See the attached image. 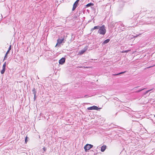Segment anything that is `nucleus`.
Segmentation results:
<instances>
[{"instance_id": "nucleus-25", "label": "nucleus", "mask_w": 155, "mask_h": 155, "mask_svg": "<svg viewBox=\"0 0 155 155\" xmlns=\"http://www.w3.org/2000/svg\"><path fill=\"white\" fill-rule=\"evenodd\" d=\"M79 67L80 68H88V67H82L80 66V67Z\"/></svg>"}, {"instance_id": "nucleus-27", "label": "nucleus", "mask_w": 155, "mask_h": 155, "mask_svg": "<svg viewBox=\"0 0 155 155\" xmlns=\"http://www.w3.org/2000/svg\"><path fill=\"white\" fill-rule=\"evenodd\" d=\"M3 64H4V65H5L6 66V62H5Z\"/></svg>"}, {"instance_id": "nucleus-23", "label": "nucleus", "mask_w": 155, "mask_h": 155, "mask_svg": "<svg viewBox=\"0 0 155 155\" xmlns=\"http://www.w3.org/2000/svg\"><path fill=\"white\" fill-rule=\"evenodd\" d=\"M43 149L44 151H45L46 150V149L45 147H43Z\"/></svg>"}, {"instance_id": "nucleus-9", "label": "nucleus", "mask_w": 155, "mask_h": 155, "mask_svg": "<svg viewBox=\"0 0 155 155\" xmlns=\"http://www.w3.org/2000/svg\"><path fill=\"white\" fill-rule=\"evenodd\" d=\"M77 6V5L74 3L73 5V8L72 9V10L74 11L75 9Z\"/></svg>"}, {"instance_id": "nucleus-21", "label": "nucleus", "mask_w": 155, "mask_h": 155, "mask_svg": "<svg viewBox=\"0 0 155 155\" xmlns=\"http://www.w3.org/2000/svg\"><path fill=\"white\" fill-rule=\"evenodd\" d=\"M11 45H10L9 46V48H8V50L10 51L11 50Z\"/></svg>"}, {"instance_id": "nucleus-4", "label": "nucleus", "mask_w": 155, "mask_h": 155, "mask_svg": "<svg viewBox=\"0 0 155 155\" xmlns=\"http://www.w3.org/2000/svg\"><path fill=\"white\" fill-rule=\"evenodd\" d=\"M100 108H99L97 106H93L92 107H88L87 108V109L88 110H98L100 109Z\"/></svg>"}, {"instance_id": "nucleus-2", "label": "nucleus", "mask_w": 155, "mask_h": 155, "mask_svg": "<svg viewBox=\"0 0 155 155\" xmlns=\"http://www.w3.org/2000/svg\"><path fill=\"white\" fill-rule=\"evenodd\" d=\"M65 39L64 37L61 38V39H58L57 40V43L56 44V45L55 46H61V44H62V43H64L65 42Z\"/></svg>"}, {"instance_id": "nucleus-24", "label": "nucleus", "mask_w": 155, "mask_h": 155, "mask_svg": "<svg viewBox=\"0 0 155 155\" xmlns=\"http://www.w3.org/2000/svg\"><path fill=\"white\" fill-rule=\"evenodd\" d=\"M9 51H9L8 50V51L6 52V53L5 54H6V55H8V54L9 53Z\"/></svg>"}, {"instance_id": "nucleus-14", "label": "nucleus", "mask_w": 155, "mask_h": 155, "mask_svg": "<svg viewBox=\"0 0 155 155\" xmlns=\"http://www.w3.org/2000/svg\"><path fill=\"white\" fill-rule=\"evenodd\" d=\"M130 51V50H126V51H122L121 52V53H125V52H129V51Z\"/></svg>"}, {"instance_id": "nucleus-20", "label": "nucleus", "mask_w": 155, "mask_h": 155, "mask_svg": "<svg viewBox=\"0 0 155 155\" xmlns=\"http://www.w3.org/2000/svg\"><path fill=\"white\" fill-rule=\"evenodd\" d=\"M79 1V0H77L74 3L78 5V2Z\"/></svg>"}, {"instance_id": "nucleus-3", "label": "nucleus", "mask_w": 155, "mask_h": 155, "mask_svg": "<svg viewBox=\"0 0 155 155\" xmlns=\"http://www.w3.org/2000/svg\"><path fill=\"white\" fill-rule=\"evenodd\" d=\"M93 146L91 144H87L84 146V148L85 151H87L92 147Z\"/></svg>"}, {"instance_id": "nucleus-29", "label": "nucleus", "mask_w": 155, "mask_h": 155, "mask_svg": "<svg viewBox=\"0 0 155 155\" xmlns=\"http://www.w3.org/2000/svg\"><path fill=\"white\" fill-rule=\"evenodd\" d=\"M35 97H34V99H35Z\"/></svg>"}, {"instance_id": "nucleus-10", "label": "nucleus", "mask_w": 155, "mask_h": 155, "mask_svg": "<svg viewBox=\"0 0 155 155\" xmlns=\"http://www.w3.org/2000/svg\"><path fill=\"white\" fill-rule=\"evenodd\" d=\"M100 27L99 26H94L93 28L91 29V31L93 30L94 29H97L99 28Z\"/></svg>"}, {"instance_id": "nucleus-18", "label": "nucleus", "mask_w": 155, "mask_h": 155, "mask_svg": "<svg viewBox=\"0 0 155 155\" xmlns=\"http://www.w3.org/2000/svg\"><path fill=\"white\" fill-rule=\"evenodd\" d=\"M7 55H6V54H5V57H4V60H6V58H7Z\"/></svg>"}, {"instance_id": "nucleus-11", "label": "nucleus", "mask_w": 155, "mask_h": 155, "mask_svg": "<svg viewBox=\"0 0 155 155\" xmlns=\"http://www.w3.org/2000/svg\"><path fill=\"white\" fill-rule=\"evenodd\" d=\"M32 91L33 92V94H34V95L35 97L36 95V91H35V88L33 89L32 90Z\"/></svg>"}, {"instance_id": "nucleus-15", "label": "nucleus", "mask_w": 155, "mask_h": 155, "mask_svg": "<svg viewBox=\"0 0 155 155\" xmlns=\"http://www.w3.org/2000/svg\"><path fill=\"white\" fill-rule=\"evenodd\" d=\"M145 88H143L142 89H141V90H138V91H136V92H140L141 91L144 90V89H145Z\"/></svg>"}, {"instance_id": "nucleus-17", "label": "nucleus", "mask_w": 155, "mask_h": 155, "mask_svg": "<svg viewBox=\"0 0 155 155\" xmlns=\"http://www.w3.org/2000/svg\"><path fill=\"white\" fill-rule=\"evenodd\" d=\"M149 91H146V92H145L144 93H143V95H146L147 93H148L149 92Z\"/></svg>"}, {"instance_id": "nucleus-30", "label": "nucleus", "mask_w": 155, "mask_h": 155, "mask_svg": "<svg viewBox=\"0 0 155 155\" xmlns=\"http://www.w3.org/2000/svg\"><path fill=\"white\" fill-rule=\"evenodd\" d=\"M154 117H155V115H154Z\"/></svg>"}, {"instance_id": "nucleus-12", "label": "nucleus", "mask_w": 155, "mask_h": 155, "mask_svg": "<svg viewBox=\"0 0 155 155\" xmlns=\"http://www.w3.org/2000/svg\"><path fill=\"white\" fill-rule=\"evenodd\" d=\"M5 69L2 68V69L1 70V73L2 74H3L5 71Z\"/></svg>"}, {"instance_id": "nucleus-22", "label": "nucleus", "mask_w": 155, "mask_h": 155, "mask_svg": "<svg viewBox=\"0 0 155 155\" xmlns=\"http://www.w3.org/2000/svg\"><path fill=\"white\" fill-rule=\"evenodd\" d=\"M5 66H6L5 65L3 64V66H2V68L5 69Z\"/></svg>"}, {"instance_id": "nucleus-8", "label": "nucleus", "mask_w": 155, "mask_h": 155, "mask_svg": "<svg viewBox=\"0 0 155 155\" xmlns=\"http://www.w3.org/2000/svg\"><path fill=\"white\" fill-rule=\"evenodd\" d=\"M106 148V146H103L101 149V151L102 152H104L105 151V149Z\"/></svg>"}, {"instance_id": "nucleus-28", "label": "nucleus", "mask_w": 155, "mask_h": 155, "mask_svg": "<svg viewBox=\"0 0 155 155\" xmlns=\"http://www.w3.org/2000/svg\"><path fill=\"white\" fill-rule=\"evenodd\" d=\"M152 90V89H151L150 90H148V91H149V92L150 91H151Z\"/></svg>"}, {"instance_id": "nucleus-5", "label": "nucleus", "mask_w": 155, "mask_h": 155, "mask_svg": "<svg viewBox=\"0 0 155 155\" xmlns=\"http://www.w3.org/2000/svg\"><path fill=\"white\" fill-rule=\"evenodd\" d=\"M65 62V58H62L59 61V64H63Z\"/></svg>"}, {"instance_id": "nucleus-16", "label": "nucleus", "mask_w": 155, "mask_h": 155, "mask_svg": "<svg viewBox=\"0 0 155 155\" xmlns=\"http://www.w3.org/2000/svg\"><path fill=\"white\" fill-rule=\"evenodd\" d=\"M27 138H28V137H25V142L26 143H27V142L28 141Z\"/></svg>"}, {"instance_id": "nucleus-1", "label": "nucleus", "mask_w": 155, "mask_h": 155, "mask_svg": "<svg viewBox=\"0 0 155 155\" xmlns=\"http://www.w3.org/2000/svg\"><path fill=\"white\" fill-rule=\"evenodd\" d=\"M106 32V30L104 25H102L100 27L98 33L101 35H104Z\"/></svg>"}, {"instance_id": "nucleus-19", "label": "nucleus", "mask_w": 155, "mask_h": 155, "mask_svg": "<svg viewBox=\"0 0 155 155\" xmlns=\"http://www.w3.org/2000/svg\"><path fill=\"white\" fill-rule=\"evenodd\" d=\"M92 3H89L88 4H87V6H90L91 5H92Z\"/></svg>"}, {"instance_id": "nucleus-26", "label": "nucleus", "mask_w": 155, "mask_h": 155, "mask_svg": "<svg viewBox=\"0 0 155 155\" xmlns=\"http://www.w3.org/2000/svg\"><path fill=\"white\" fill-rule=\"evenodd\" d=\"M155 65H153V66H151L149 67H148V68H151V67H153V66H154Z\"/></svg>"}, {"instance_id": "nucleus-13", "label": "nucleus", "mask_w": 155, "mask_h": 155, "mask_svg": "<svg viewBox=\"0 0 155 155\" xmlns=\"http://www.w3.org/2000/svg\"><path fill=\"white\" fill-rule=\"evenodd\" d=\"M126 72V71H125L124 72H121L118 74H113V75H119V74H123L124 73H125Z\"/></svg>"}, {"instance_id": "nucleus-7", "label": "nucleus", "mask_w": 155, "mask_h": 155, "mask_svg": "<svg viewBox=\"0 0 155 155\" xmlns=\"http://www.w3.org/2000/svg\"><path fill=\"white\" fill-rule=\"evenodd\" d=\"M110 41V39H107L104 41V42L102 43V45H104L108 43Z\"/></svg>"}, {"instance_id": "nucleus-6", "label": "nucleus", "mask_w": 155, "mask_h": 155, "mask_svg": "<svg viewBox=\"0 0 155 155\" xmlns=\"http://www.w3.org/2000/svg\"><path fill=\"white\" fill-rule=\"evenodd\" d=\"M87 47H85L82 50H81L80 52L79 53L80 54H83L85 51L87 50Z\"/></svg>"}]
</instances>
